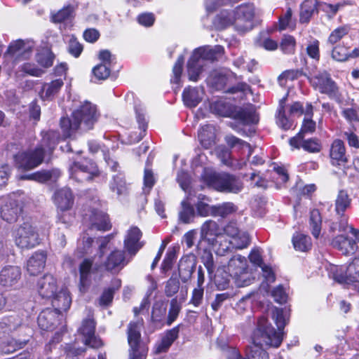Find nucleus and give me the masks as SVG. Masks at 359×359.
<instances>
[{
  "label": "nucleus",
  "mask_w": 359,
  "mask_h": 359,
  "mask_svg": "<svg viewBox=\"0 0 359 359\" xmlns=\"http://www.w3.org/2000/svg\"><path fill=\"white\" fill-rule=\"evenodd\" d=\"M58 141L57 132H43L41 143L34 151H20L14 156L16 167L22 170H31L37 167L46 157L52 154Z\"/></svg>",
  "instance_id": "f257e3e1"
},
{
  "label": "nucleus",
  "mask_w": 359,
  "mask_h": 359,
  "mask_svg": "<svg viewBox=\"0 0 359 359\" xmlns=\"http://www.w3.org/2000/svg\"><path fill=\"white\" fill-rule=\"evenodd\" d=\"M255 15V6L251 4H244L234 10H222L213 20V25L217 29H223L233 26L235 30L245 33L252 29V20Z\"/></svg>",
  "instance_id": "f03ea898"
},
{
  "label": "nucleus",
  "mask_w": 359,
  "mask_h": 359,
  "mask_svg": "<svg viewBox=\"0 0 359 359\" xmlns=\"http://www.w3.org/2000/svg\"><path fill=\"white\" fill-rule=\"evenodd\" d=\"M98 113L96 107L89 102H85L72 113V119L63 117L60 119V127L64 137H69L79 128L88 130L93 128L97 121Z\"/></svg>",
  "instance_id": "7ed1b4c3"
},
{
  "label": "nucleus",
  "mask_w": 359,
  "mask_h": 359,
  "mask_svg": "<svg viewBox=\"0 0 359 359\" xmlns=\"http://www.w3.org/2000/svg\"><path fill=\"white\" fill-rule=\"evenodd\" d=\"M223 53L224 48L219 45L196 48L187 62L189 79L191 81H197L200 75L205 70L208 62L218 60Z\"/></svg>",
  "instance_id": "20e7f679"
},
{
  "label": "nucleus",
  "mask_w": 359,
  "mask_h": 359,
  "mask_svg": "<svg viewBox=\"0 0 359 359\" xmlns=\"http://www.w3.org/2000/svg\"><path fill=\"white\" fill-rule=\"evenodd\" d=\"M226 269L227 271L223 268L218 267L215 275L216 282L219 283V273H222V271H224V280L221 284L223 288H225L228 285L229 277L233 278L235 284L239 287L248 286L254 280L251 273L248 270L245 257L240 255L234 256L229 260Z\"/></svg>",
  "instance_id": "39448f33"
},
{
  "label": "nucleus",
  "mask_w": 359,
  "mask_h": 359,
  "mask_svg": "<svg viewBox=\"0 0 359 359\" xmlns=\"http://www.w3.org/2000/svg\"><path fill=\"white\" fill-rule=\"evenodd\" d=\"M202 178L208 187L218 191L238 194L243 189V182L238 177L229 173H218L211 169L205 168Z\"/></svg>",
  "instance_id": "423d86ee"
},
{
  "label": "nucleus",
  "mask_w": 359,
  "mask_h": 359,
  "mask_svg": "<svg viewBox=\"0 0 359 359\" xmlns=\"http://www.w3.org/2000/svg\"><path fill=\"white\" fill-rule=\"evenodd\" d=\"M329 276L341 285H352L359 294V255L348 265H330Z\"/></svg>",
  "instance_id": "0eeeda50"
},
{
  "label": "nucleus",
  "mask_w": 359,
  "mask_h": 359,
  "mask_svg": "<svg viewBox=\"0 0 359 359\" xmlns=\"http://www.w3.org/2000/svg\"><path fill=\"white\" fill-rule=\"evenodd\" d=\"M311 86L320 93L327 95L330 98L338 100L339 89L335 82L326 71H311L307 75Z\"/></svg>",
  "instance_id": "6e6552de"
},
{
  "label": "nucleus",
  "mask_w": 359,
  "mask_h": 359,
  "mask_svg": "<svg viewBox=\"0 0 359 359\" xmlns=\"http://www.w3.org/2000/svg\"><path fill=\"white\" fill-rule=\"evenodd\" d=\"M142 320L131 322L128 327L130 359H146L148 348L141 341Z\"/></svg>",
  "instance_id": "1a4fd4ad"
},
{
  "label": "nucleus",
  "mask_w": 359,
  "mask_h": 359,
  "mask_svg": "<svg viewBox=\"0 0 359 359\" xmlns=\"http://www.w3.org/2000/svg\"><path fill=\"white\" fill-rule=\"evenodd\" d=\"M16 245L22 249H29L36 246L40 238L36 228L28 222L20 225L13 232Z\"/></svg>",
  "instance_id": "9d476101"
},
{
  "label": "nucleus",
  "mask_w": 359,
  "mask_h": 359,
  "mask_svg": "<svg viewBox=\"0 0 359 359\" xmlns=\"http://www.w3.org/2000/svg\"><path fill=\"white\" fill-rule=\"evenodd\" d=\"M97 173V166L91 160L87 158L74 162L69 166L70 177L78 182L90 181Z\"/></svg>",
  "instance_id": "9b49d317"
},
{
  "label": "nucleus",
  "mask_w": 359,
  "mask_h": 359,
  "mask_svg": "<svg viewBox=\"0 0 359 359\" xmlns=\"http://www.w3.org/2000/svg\"><path fill=\"white\" fill-rule=\"evenodd\" d=\"M83 224L90 231H105L109 230L111 226L107 215L95 209L84 215Z\"/></svg>",
  "instance_id": "f8f14e48"
},
{
  "label": "nucleus",
  "mask_w": 359,
  "mask_h": 359,
  "mask_svg": "<svg viewBox=\"0 0 359 359\" xmlns=\"http://www.w3.org/2000/svg\"><path fill=\"white\" fill-rule=\"evenodd\" d=\"M22 211L21 202L13 196H8L2 200L1 206V217L8 223L17 221Z\"/></svg>",
  "instance_id": "ddd939ff"
},
{
  "label": "nucleus",
  "mask_w": 359,
  "mask_h": 359,
  "mask_svg": "<svg viewBox=\"0 0 359 359\" xmlns=\"http://www.w3.org/2000/svg\"><path fill=\"white\" fill-rule=\"evenodd\" d=\"M95 323L91 317V311H89L88 318L83 320L79 332L83 335L86 345L97 348L102 346V342L95 335Z\"/></svg>",
  "instance_id": "4468645a"
},
{
  "label": "nucleus",
  "mask_w": 359,
  "mask_h": 359,
  "mask_svg": "<svg viewBox=\"0 0 359 359\" xmlns=\"http://www.w3.org/2000/svg\"><path fill=\"white\" fill-rule=\"evenodd\" d=\"M93 260L85 259L79 264V290L85 293L92 283L94 275L96 273V268H93Z\"/></svg>",
  "instance_id": "2eb2a0df"
},
{
  "label": "nucleus",
  "mask_w": 359,
  "mask_h": 359,
  "mask_svg": "<svg viewBox=\"0 0 359 359\" xmlns=\"http://www.w3.org/2000/svg\"><path fill=\"white\" fill-rule=\"evenodd\" d=\"M21 278L20 268L16 266H4L0 271V285L4 287L16 288Z\"/></svg>",
  "instance_id": "dca6fc26"
},
{
  "label": "nucleus",
  "mask_w": 359,
  "mask_h": 359,
  "mask_svg": "<svg viewBox=\"0 0 359 359\" xmlns=\"http://www.w3.org/2000/svg\"><path fill=\"white\" fill-rule=\"evenodd\" d=\"M201 236L210 245H214L219 239L220 241H223L222 229L212 220H208L203 223L201 228Z\"/></svg>",
  "instance_id": "f3484780"
},
{
  "label": "nucleus",
  "mask_w": 359,
  "mask_h": 359,
  "mask_svg": "<svg viewBox=\"0 0 359 359\" xmlns=\"http://www.w3.org/2000/svg\"><path fill=\"white\" fill-rule=\"evenodd\" d=\"M61 315L55 310L46 309L38 316V325L44 330H53L60 321Z\"/></svg>",
  "instance_id": "a211bd4d"
},
{
  "label": "nucleus",
  "mask_w": 359,
  "mask_h": 359,
  "mask_svg": "<svg viewBox=\"0 0 359 359\" xmlns=\"http://www.w3.org/2000/svg\"><path fill=\"white\" fill-rule=\"evenodd\" d=\"M37 290L42 298H53L57 290L55 278L50 274H46L37 283Z\"/></svg>",
  "instance_id": "6ab92c4d"
},
{
  "label": "nucleus",
  "mask_w": 359,
  "mask_h": 359,
  "mask_svg": "<svg viewBox=\"0 0 359 359\" xmlns=\"http://www.w3.org/2000/svg\"><path fill=\"white\" fill-rule=\"evenodd\" d=\"M142 232L137 226H132L127 231L124 239V247L130 255H135L142 247V244L140 242Z\"/></svg>",
  "instance_id": "aec40b11"
},
{
  "label": "nucleus",
  "mask_w": 359,
  "mask_h": 359,
  "mask_svg": "<svg viewBox=\"0 0 359 359\" xmlns=\"http://www.w3.org/2000/svg\"><path fill=\"white\" fill-rule=\"evenodd\" d=\"M53 202L62 212L69 210L74 204V196L71 189L64 187L57 190L53 195Z\"/></svg>",
  "instance_id": "412c9836"
},
{
  "label": "nucleus",
  "mask_w": 359,
  "mask_h": 359,
  "mask_svg": "<svg viewBox=\"0 0 359 359\" xmlns=\"http://www.w3.org/2000/svg\"><path fill=\"white\" fill-rule=\"evenodd\" d=\"M127 264L123 251L115 250L107 257L104 266L107 271L111 272L119 271Z\"/></svg>",
  "instance_id": "4be33fe9"
},
{
  "label": "nucleus",
  "mask_w": 359,
  "mask_h": 359,
  "mask_svg": "<svg viewBox=\"0 0 359 359\" xmlns=\"http://www.w3.org/2000/svg\"><path fill=\"white\" fill-rule=\"evenodd\" d=\"M332 245L346 255L353 254L358 248L356 242L354 240L344 235L337 236L332 240Z\"/></svg>",
  "instance_id": "5701e85b"
},
{
  "label": "nucleus",
  "mask_w": 359,
  "mask_h": 359,
  "mask_svg": "<svg viewBox=\"0 0 359 359\" xmlns=\"http://www.w3.org/2000/svg\"><path fill=\"white\" fill-rule=\"evenodd\" d=\"M46 260V254L43 251L34 252L27 261V272L31 276L39 274L44 269Z\"/></svg>",
  "instance_id": "b1692460"
},
{
  "label": "nucleus",
  "mask_w": 359,
  "mask_h": 359,
  "mask_svg": "<svg viewBox=\"0 0 359 359\" xmlns=\"http://www.w3.org/2000/svg\"><path fill=\"white\" fill-rule=\"evenodd\" d=\"M32 48V43L29 42L25 43L24 41L20 39L11 43L8 48L7 53L11 55L21 56L24 59H27L31 55Z\"/></svg>",
  "instance_id": "393cba45"
},
{
  "label": "nucleus",
  "mask_w": 359,
  "mask_h": 359,
  "mask_svg": "<svg viewBox=\"0 0 359 359\" xmlns=\"http://www.w3.org/2000/svg\"><path fill=\"white\" fill-rule=\"evenodd\" d=\"M72 304V298L69 292L66 288H62L56 293L52 299V305L58 313L67 311Z\"/></svg>",
  "instance_id": "a878e982"
},
{
  "label": "nucleus",
  "mask_w": 359,
  "mask_h": 359,
  "mask_svg": "<svg viewBox=\"0 0 359 359\" xmlns=\"http://www.w3.org/2000/svg\"><path fill=\"white\" fill-rule=\"evenodd\" d=\"M179 328L175 327L165 332L161 340L156 343L154 349L156 354L165 353L178 337Z\"/></svg>",
  "instance_id": "bb28decb"
},
{
  "label": "nucleus",
  "mask_w": 359,
  "mask_h": 359,
  "mask_svg": "<svg viewBox=\"0 0 359 359\" xmlns=\"http://www.w3.org/2000/svg\"><path fill=\"white\" fill-rule=\"evenodd\" d=\"M203 95V89L189 86L183 91L182 100L187 107L192 108L196 107L201 102Z\"/></svg>",
  "instance_id": "cd10ccee"
},
{
  "label": "nucleus",
  "mask_w": 359,
  "mask_h": 359,
  "mask_svg": "<svg viewBox=\"0 0 359 359\" xmlns=\"http://www.w3.org/2000/svg\"><path fill=\"white\" fill-rule=\"evenodd\" d=\"M134 109L136 114L137 122L139 128L142 130L139 135L134 140V142H140L144 135V132L147 128V121L146 119L145 109L142 103L140 100H135L134 102Z\"/></svg>",
  "instance_id": "c85d7f7f"
},
{
  "label": "nucleus",
  "mask_w": 359,
  "mask_h": 359,
  "mask_svg": "<svg viewBox=\"0 0 359 359\" xmlns=\"http://www.w3.org/2000/svg\"><path fill=\"white\" fill-rule=\"evenodd\" d=\"M330 156L332 164L340 165L347 161L344 143L340 140H334L330 148Z\"/></svg>",
  "instance_id": "c756f323"
},
{
  "label": "nucleus",
  "mask_w": 359,
  "mask_h": 359,
  "mask_svg": "<svg viewBox=\"0 0 359 359\" xmlns=\"http://www.w3.org/2000/svg\"><path fill=\"white\" fill-rule=\"evenodd\" d=\"M198 139L201 144L205 149L211 147L215 144V129L212 125H207L198 131Z\"/></svg>",
  "instance_id": "7c9ffc66"
},
{
  "label": "nucleus",
  "mask_w": 359,
  "mask_h": 359,
  "mask_svg": "<svg viewBox=\"0 0 359 359\" xmlns=\"http://www.w3.org/2000/svg\"><path fill=\"white\" fill-rule=\"evenodd\" d=\"M285 98L280 100L279 107L276 115V123L283 130H288L292 126V119L290 115L287 116V111L285 106Z\"/></svg>",
  "instance_id": "2f4dec72"
},
{
  "label": "nucleus",
  "mask_w": 359,
  "mask_h": 359,
  "mask_svg": "<svg viewBox=\"0 0 359 359\" xmlns=\"http://www.w3.org/2000/svg\"><path fill=\"white\" fill-rule=\"evenodd\" d=\"M318 11V3L317 0H305L301 6L300 22H308L311 18Z\"/></svg>",
  "instance_id": "473e14b6"
},
{
  "label": "nucleus",
  "mask_w": 359,
  "mask_h": 359,
  "mask_svg": "<svg viewBox=\"0 0 359 359\" xmlns=\"http://www.w3.org/2000/svg\"><path fill=\"white\" fill-rule=\"evenodd\" d=\"M18 327L20 330H28L27 327H21L20 320L15 317H9L3 319L0 322V339H1L5 334H9L10 333L15 331Z\"/></svg>",
  "instance_id": "72a5a7b5"
},
{
  "label": "nucleus",
  "mask_w": 359,
  "mask_h": 359,
  "mask_svg": "<svg viewBox=\"0 0 359 359\" xmlns=\"http://www.w3.org/2000/svg\"><path fill=\"white\" fill-rule=\"evenodd\" d=\"M62 86L63 81L61 79L45 83L42 86L41 97L43 99H51L60 91Z\"/></svg>",
  "instance_id": "f704fd0d"
},
{
  "label": "nucleus",
  "mask_w": 359,
  "mask_h": 359,
  "mask_svg": "<svg viewBox=\"0 0 359 359\" xmlns=\"http://www.w3.org/2000/svg\"><path fill=\"white\" fill-rule=\"evenodd\" d=\"M313 115V107L307 104L305 109V117L303 121L300 133L304 136L305 134L313 133L316 127V122L311 118Z\"/></svg>",
  "instance_id": "c9c22d12"
},
{
  "label": "nucleus",
  "mask_w": 359,
  "mask_h": 359,
  "mask_svg": "<svg viewBox=\"0 0 359 359\" xmlns=\"http://www.w3.org/2000/svg\"><path fill=\"white\" fill-rule=\"evenodd\" d=\"M194 215V209L189 202V196H187L181 202V210L179 212L180 220L184 224H189L192 221Z\"/></svg>",
  "instance_id": "e433bc0d"
},
{
  "label": "nucleus",
  "mask_w": 359,
  "mask_h": 359,
  "mask_svg": "<svg viewBox=\"0 0 359 359\" xmlns=\"http://www.w3.org/2000/svg\"><path fill=\"white\" fill-rule=\"evenodd\" d=\"M109 189L118 196L126 193L127 187L122 174L118 173L113 176L109 182Z\"/></svg>",
  "instance_id": "4c0bfd02"
},
{
  "label": "nucleus",
  "mask_w": 359,
  "mask_h": 359,
  "mask_svg": "<svg viewBox=\"0 0 359 359\" xmlns=\"http://www.w3.org/2000/svg\"><path fill=\"white\" fill-rule=\"evenodd\" d=\"M309 225L311 233L315 238H318L322 226V217L318 209H313L310 212Z\"/></svg>",
  "instance_id": "58836bf2"
},
{
  "label": "nucleus",
  "mask_w": 359,
  "mask_h": 359,
  "mask_svg": "<svg viewBox=\"0 0 359 359\" xmlns=\"http://www.w3.org/2000/svg\"><path fill=\"white\" fill-rule=\"evenodd\" d=\"M351 199L345 191H340L335 201V211L337 215H343L350 207Z\"/></svg>",
  "instance_id": "ea45409f"
},
{
  "label": "nucleus",
  "mask_w": 359,
  "mask_h": 359,
  "mask_svg": "<svg viewBox=\"0 0 359 359\" xmlns=\"http://www.w3.org/2000/svg\"><path fill=\"white\" fill-rule=\"evenodd\" d=\"M205 201L209 202L210 200L205 195L199 194L198 196V202L196 204L197 213L201 217L212 216L213 205H210Z\"/></svg>",
  "instance_id": "a19ab883"
},
{
  "label": "nucleus",
  "mask_w": 359,
  "mask_h": 359,
  "mask_svg": "<svg viewBox=\"0 0 359 359\" xmlns=\"http://www.w3.org/2000/svg\"><path fill=\"white\" fill-rule=\"evenodd\" d=\"M292 243L295 250L302 252L311 249L312 245L310 237L302 233L294 235L292 238Z\"/></svg>",
  "instance_id": "79ce46f5"
},
{
  "label": "nucleus",
  "mask_w": 359,
  "mask_h": 359,
  "mask_svg": "<svg viewBox=\"0 0 359 359\" xmlns=\"http://www.w3.org/2000/svg\"><path fill=\"white\" fill-rule=\"evenodd\" d=\"M350 27L348 25L340 26L334 29L330 34L327 43L330 46H334L341 39H342L350 32Z\"/></svg>",
  "instance_id": "37998d69"
},
{
  "label": "nucleus",
  "mask_w": 359,
  "mask_h": 359,
  "mask_svg": "<svg viewBox=\"0 0 359 359\" xmlns=\"http://www.w3.org/2000/svg\"><path fill=\"white\" fill-rule=\"evenodd\" d=\"M28 339H20L16 340L14 338L3 342L1 351L5 353H11L18 349L22 348L27 343Z\"/></svg>",
  "instance_id": "c03bdc74"
},
{
  "label": "nucleus",
  "mask_w": 359,
  "mask_h": 359,
  "mask_svg": "<svg viewBox=\"0 0 359 359\" xmlns=\"http://www.w3.org/2000/svg\"><path fill=\"white\" fill-rule=\"evenodd\" d=\"M226 144L231 148L243 149L247 148L248 149V157L252 154V148L248 142L238 138L232 135H226L225 137Z\"/></svg>",
  "instance_id": "a18cd8bd"
},
{
  "label": "nucleus",
  "mask_w": 359,
  "mask_h": 359,
  "mask_svg": "<svg viewBox=\"0 0 359 359\" xmlns=\"http://www.w3.org/2000/svg\"><path fill=\"white\" fill-rule=\"evenodd\" d=\"M236 210L235 205L232 203H224L221 205H213V217H224L233 213Z\"/></svg>",
  "instance_id": "49530a36"
},
{
  "label": "nucleus",
  "mask_w": 359,
  "mask_h": 359,
  "mask_svg": "<svg viewBox=\"0 0 359 359\" xmlns=\"http://www.w3.org/2000/svg\"><path fill=\"white\" fill-rule=\"evenodd\" d=\"M227 78L220 72H215L208 78V82L218 90L224 89Z\"/></svg>",
  "instance_id": "de8ad7c7"
},
{
  "label": "nucleus",
  "mask_w": 359,
  "mask_h": 359,
  "mask_svg": "<svg viewBox=\"0 0 359 359\" xmlns=\"http://www.w3.org/2000/svg\"><path fill=\"white\" fill-rule=\"evenodd\" d=\"M272 178L275 180L277 188L285 184L289 179L286 169L281 166H274Z\"/></svg>",
  "instance_id": "09e8293b"
},
{
  "label": "nucleus",
  "mask_w": 359,
  "mask_h": 359,
  "mask_svg": "<svg viewBox=\"0 0 359 359\" xmlns=\"http://www.w3.org/2000/svg\"><path fill=\"white\" fill-rule=\"evenodd\" d=\"M74 8L72 6H65L58 11L55 14L53 15L52 19L54 22H62L73 18Z\"/></svg>",
  "instance_id": "8fccbe9b"
},
{
  "label": "nucleus",
  "mask_w": 359,
  "mask_h": 359,
  "mask_svg": "<svg viewBox=\"0 0 359 359\" xmlns=\"http://www.w3.org/2000/svg\"><path fill=\"white\" fill-rule=\"evenodd\" d=\"M54 56L48 49L38 53L36 55V62L43 67L48 68L53 65Z\"/></svg>",
  "instance_id": "3c124183"
},
{
  "label": "nucleus",
  "mask_w": 359,
  "mask_h": 359,
  "mask_svg": "<svg viewBox=\"0 0 359 359\" xmlns=\"http://www.w3.org/2000/svg\"><path fill=\"white\" fill-rule=\"evenodd\" d=\"M331 57L337 62H345L348 60V47L340 44L333 46Z\"/></svg>",
  "instance_id": "603ef678"
},
{
  "label": "nucleus",
  "mask_w": 359,
  "mask_h": 359,
  "mask_svg": "<svg viewBox=\"0 0 359 359\" xmlns=\"http://www.w3.org/2000/svg\"><path fill=\"white\" fill-rule=\"evenodd\" d=\"M93 242V238L89 234L84 232L78 241V248L82 254L88 253Z\"/></svg>",
  "instance_id": "864d4df0"
},
{
  "label": "nucleus",
  "mask_w": 359,
  "mask_h": 359,
  "mask_svg": "<svg viewBox=\"0 0 359 359\" xmlns=\"http://www.w3.org/2000/svg\"><path fill=\"white\" fill-rule=\"evenodd\" d=\"M19 68L24 74L33 76H41L44 73L42 69L39 68L35 64L30 62H25Z\"/></svg>",
  "instance_id": "5fc2aeb1"
},
{
  "label": "nucleus",
  "mask_w": 359,
  "mask_h": 359,
  "mask_svg": "<svg viewBox=\"0 0 359 359\" xmlns=\"http://www.w3.org/2000/svg\"><path fill=\"white\" fill-rule=\"evenodd\" d=\"M111 67L107 65L99 64L93 69V74L97 80H105L110 74Z\"/></svg>",
  "instance_id": "6e6d98bb"
},
{
  "label": "nucleus",
  "mask_w": 359,
  "mask_h": 359,
  "mask_svg": "<svg viewBox=\"0 0 359 359\" xmlns=\"http://www.w3.org/2000/svg\"><path fill=\"white\" fill-rule=\"evenodd\" d=\"M296 46V41L292 36H285L280 43L281 50L287 54H291L294 52Z\"/></svg>",
  "instance_id": "4d7b16f0"
},
{
  "label": "nucleus",
  "mask_w": 359,
  "mask_h": 359,
  "mask_svg": "<svg viewBox=\"0 0 359 359\" xmlns=\"http://www.w3.org/2000/svg\"><path fill=\"white\" fill-rule=\"evenodd\" d=\"M232 247L236 249H243L250 243V238L248 233L242 232L233 239H231Z\"/></svg>",
  "instance_id": "13d9d810"
},
{
  "label": "nucleus",
  "mask_w": 359,
  "mask_h": 359,
  "mask_svg": "<svg viewBox=\"0 0 359 359\" xmlns=\"http://www.w3.org/2000/svg\"><path fill=\"white\" fill-rule=\"evenodd\" d=\"M233 65L237 68L252 72L256 65V62L254 60L247 61L246 57L240 56L233 61Z\"/></svg>",
  "instance_id": "bf43d9fd"
},
{
  "label": "nucleus",
  "mask_w": 359,
  "mask_h": 359,
  "mask_svg": "<svg viewBox=\"0 0 359 359\" xmlns=\"http://www.w3.org/2000/svg\"><path fill=\"white\" fill-rule=\"evenodd\" d=\"M68 52L74 57H79L83 51V46L79 42L76 38L72 36L68 43Z\"/></svg>",
  "instance_id": "052dcab7"
},
{
  "label": "nucleus",
  "mask_w": 359,
  "mask_h": 359,
  "mask_svg": "<svg viewBox=\"0 0 359 359\" xmlns=\"http://www.w3.org/2000/svg\"><path fill=\"white\" fill-rule=\"evenodd\" d=\"M212 245L216 249L217 254L222 256L224 253L230 250L231 247H232V243L231 240L228 241L224 234H223V241H220L219 239L218 241L215 242V244Z\"/></svg>",
  "instance_id": "680f3d73"
},
{
  "label": "nucleus",
  "mask_w": 359,
  "mask_h": 359,
  "mask_svg": "<svg viewBox=\"0 0 359 359\" xmlns=\"http://www.w3.org/2000/svg\"><path fill=\"white\" fill-rule=\"evenodd\" d=\"M280 29H291L295 27L294 22L292 20V10L288 8L283 16L279 19Z\"/></svg>",
  "instance_id": "e2e57ef3"
},
{
  "label": "nucleus",
  "mask_w": 359,
  "mask_h": 359,
  "mask_svg": "<svg viewBox=\"0 0 359 359\" xmlns=\"http://www.w3.org/2000/svg\"><path fill=\"white\" fill-rule=\"evenodd\" d=\"M184 61V56L183 55H180L172 69L173 77L171 79V82L175 83H178L180 82Z\"/></svg>",
  "instance_id": "0e129e2a"
},
{
  "label": "nucleus",
  "mask_w": 359,
  "mask_h": 359,
  "mask_svg": "<svg viewBox=\"0 0 359 359\" xmlns=\"http://www.w3.org/2000/svg\"><path fill=\"white\" fill-rule=\"evenodd\" d=\"M180 281L177 278L172 276L166 283L165 292L168 297L175 294L180 288Z\"/></svg>",
  "instance_id": "69168bd1"
},
{
  "label": "nucleus",
  "mask_w": 359,
  "mask_h": 359,
  "mask_svg": "<svg viewBox=\"0 0 359 359\" xmlns=\"http://www.w3.org/2000/svg\"><path fill=\"white\" fill-rule=\"evenodd\" d=\"M319 43L317 39H313L306 47L307 55L316 61L320 58Z\"/></svg>",
  "instance_id": "338daca9"
},
{
  "label": "nucleus",
  "mask_w": 359,
  "mask_h": 359,
  "mask_svg": "<svg viewBox=\"0 0 359 359\" xmlns=\"http://www.w3.org/2000/svg\"><path fill=\"white\" fill-rule=\"evenodd\" d=\"M181 306L178 303L176 298L172 299L170 302V307L168 313V325L172 324L177 318Z\"/></svg>",
  "instance_id": "774afa93"
}]
</instances>
